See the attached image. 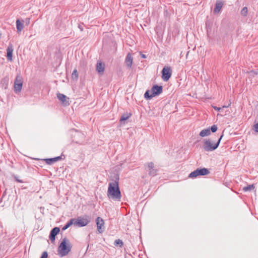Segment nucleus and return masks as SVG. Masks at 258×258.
I'll return each instance as SVG.
<instances>
[{
    "label": "nucleus",
    "instance_id": "1",
    "mask_svg": "<svg viewBox=\"0 0 258 258\" xmlns=\"http://www.w3.org/2000/svg\"><path fill=\"white\" fill-rule=\"evenodd\" d=\"M118 180V179L109 183L107 195L109 199L120 202L121 201V194L119 189Z\"/></svg>",
    "mask_w": 258,
    "mask_h": 258
},
{
    "label": "nucleus",
    "instance_id": "2",
    "mask_svg": "<svg viewBox=\"0 0 258 258\" xmlns=\"http://www.w3.org/2000/svg\"><path fill=\"white\" fill-rule=\"evenodd\" d=\"M71 248L69 240L65 237L58 247V253L61 257L65 256L71 251Z\"/></svg>",
    "mask_w": 258,
    "mask_h": 258
},
{
    "label": "nucleus",
    "instance_id": "3",
    "mask_svg": "<svg viewBox=\"0 0 258 258\" xmlns=\"http://www.w3.org/2000/svg\"><path fill=\"white\" fill-rule=\"evenodd\" d=\"M222 137L223 135L220 137L216 143L211 139H205L203 142V148L204 150L207 152H210L216 150L219 146Z\"/></svg>",
    "mask_w": 258,
    "mask_h": 258
},
{
    "label": "nucleus",
    "instance_id": "4",
    "mask_svg": "<svg viewBox=\"0 0 258 258\" xmlns=\"http://www.w3.org/2000/svg\"><path fill=\"white\" fill-rule=\"evenodd\" d=\"M163 91V87L162 86H158L157 85H154L151 90H147L145 94L144 97L147 99H151L153 97L159 95Z\"/></svg>",
    "mask_w": 258,
    "mask_h": 258
},
{
    "label": "nucleus",
    "instance_id": "5",
    "mask_svg": "<svg viewBox=\"0 0 258 258\" xmlns=\"http://www.w3.org/2000/svg\"><path fill=\"white\" fill-rule=\"evenodd\" d=\"M210 173V171L209 169L203 168H198L196 170L191 172L189 176L188 177L191 178H195L199 176H203L208 175Z\"/></svg>",
    "mask_w": 258,
    "mask_h": 258
},
{
    "label": "nucleus",
    "instance_id": "6",
    "mask_svg": "<svg viewBox=\"0 0 258 258\" xmlns=\"http://www.w3.org/2000/svg\"><path fill=\"white\" fill-rule=\"evenodd\" d=\"M23 84V79L22 77L18 75L15 78L14 85V90L16 93H19L21 91Z\"/></svg>",
    "mask_w": 258,
    "mask_h": 258
},
{
    "label": "nucleus",
    "instance_id": "7",
    "mask_svg": "<svg viewBox=\"0 0 258 258\" xmlns=\"http://www.w3.org/2000/svg\"><path fill=\"white\" fill-rule=\"evenodd\" d=\"M73 141L76 144L83 145L86 143V136L81 132L76 131L73 135Z\"/></svg>",
    "mask_w": 258,
    "mask_h": 258
},
{
    "label": "nucleus",
    "instance_id": "8",
    "mask_svg": "<svg viewBox=\"0 0 258 258\" xmlns=\"http://www.w3.org/2000/svg\"><path fill=\"white\" fill-rule=\"evenodd\" d=\"M145 169L148 172L150 176H155L157 174L158 170L156 168L154 163L152 162H150L145 164Z\"/></svg>",
    "mask_w": 258,
    "mask_h": 258
},
{
    "label": "nucleus",
    "instance_id": "9",
    "mask_svg": "<svg viewBox=\"0 0 258 258\" xmlns=\"http://www.w3.org/2000/svg\"><path fill=\"white\" fill-rule=\"evenodd\" d=\"M91 221V217L88 216H85L83 217H80L77 219H75L74 225H78L79 227H84L86 226Z\"/></svg>",
    "mask_w": 258,
    "mask_h": 258
},
{
    "label": "nucleus",
    "instance_id": "10",
    "mask_svg": "<svg viewBox=\"0 0 258 258\" xmlns=\"http://www.w3.org/2000/svg\"><path fill=\"white\" fill-rule=\"evenodd\" d=\"M162 78L163 81H167L170 78L172 75V70L170 67L165 66L162 72Z\"/></svg>",
    "mask_w": 258,
    "mask_h": 258
},
{
    "label": "nucleus",
    "instance_id": "11",
    "mask_svg": "<svg viewBox=\"0 0 258 258\" xmlns=\"http://www.w3.org/2000/svg\"><path fill=\"white\" fill-rule=\"evenodd\" d=\"M97 230L100 233H102L104 230V222L100 217H98L96 219Z\"/></svg>",
    "mask_w": 258,
    "mask_h": 258
},
{
    "label": "nucleus",
    "instance_id": "12",
    "mask_svg": "<svg viewBox=\"0 0 258 258\" xmlns=\"http://www.w3.org/2000/svg\"><path fill=\"white\" fill-rule=\"evenodd\" d=\"M57 97L63 105L66 106L70 105L69 98H68L66 95L60 93H58L57 94Z\"/></svg>",
    "mask_w": 258,
    "mask_h": 258
},
{
    "label": "nucleus",
    "instance_id": "13",
    "mask_svg": "<svg viewBox=\"0 0 258 258\" xmlns=\"http://www.w3.org/2000/svg\"><path fill=\"white\" fill-rule=\"evenodd\" d=\"M60 231V229L58 227H55L53 228L50 231L49 234V239L51 242L54 241L55 239V236Z\"/></svg>",
    "mask_w": 258,
    "mask_h": 258
},
{
    "label": "nucleus",
    "instance_id": "14",
    "mask_svg": "<svg viewBox=\"0 0 258 258\" xmlns=\"http://www.w3.org/2000/svg\"><path fill=\"white\" fill-rule=\"evenodd\" d=\"M224 3L221 0H217L215 4V7L214 9V14H218L223 6Z\"/></svg>",
    "mask_w": 258,
    "mask_h": 258
},
{
    "label": "nucleus",
    "instance_id": "15",
    "mask_svg": "<svg viewBox=\"0 0 258 258\" xmlns=\"http://www.w3.org/2000/svg\"><path fill=\"white\" fill-rule=\"evenodd\" d=\"M13 46L12 44H10L8 46L7 49V59L9 61H12L13 58Z\"/></svg>",
    "mask_w": 258,
    "mask_h": 258
},
{
    "label": "nucleus",
    "instance_id": "16",
    "mask_svg": "<svg viewBox=\"0 0 258 258\" xmlns=\"http://www.w3.org/2000/svg\"><path fill=\"white\" fill-rule=\"evenodd\" d=\"M133 61V58L132 54L130 53H128L125 59V63L127 68H131L132 67Z\"/></svg>",
    "mask_w": 258,
    "mask_h": 258
},
{
    "label": "nucleus",
    "instance_id": "17",
    "mask_svg": "<svg viewBox=\"0 0 258 258\" xmlns=\"http://www.w3.org/2000/svg\"><path fill=\"white\" fill-rule=\"evenodd\" d=\"M61 159V156H58L55 158H48L45 159L44 160L45 161L46 163L48 165H51L53 163L58 161Z\"/></svg>",
    "mask_w": 258,
    "mask_h": 258
},
{
    "label": "nucleus",
    "instance_id": "18",
    "mask_svg": "<svg viewBox=\"0 0 258 258\" xmlns=\"http://www.w3.org/2000/svg\"><path fill=\"white\" fill-rule=\"evenodd\" d=\"M105 65L101 62H97L96 64V71L98 73L102 74L104 71Z\"/></svg>",
    "mask_w": 258,
    "mask_h": 258
},
{
    "label": "nucleus",
    "instance_id": "19",
    "mask_svg": "<svg viewBox=\"0 0 258 258\" xmlns=\"http://www.w3.org/2000/svg\"><path fill=\"white\" fill-rule=\"evenodd\" d=\"M16 27L18 32L22 31L24 28V20H22V22L19 19H17L16 21Z\"/></svg>",
    "mask_w": 258,
    "mask_h": 258
},
{
    "label": "nucleus",
    "instance_id": "20",
    "mask_svg": "<svg viewBox=\"0 0 258 258\" xmlns=\"http://www.w3.org/2000/svg\"><path fill=\"white\" fill-rule=\"evenodd\" d=\"M211 134V131L210 128L204 129L200 133V136L202 137L208 136Z\"/></svg>",
    "mask_w": 258,
    "mask_h": 258
},
{
    "label": "nucleus",
    "instance_id": "21",
    "mask_svg": "<svg viewBox=\"0 0 258 258\" xmlns=\"http://www.w3.org/2000/svg\"><path fill=\"white\" fill-rule=\"evenodd\" d=\"M131 115H132V114L130 113H126L122 114V115L120 117V121L122 122L123 121H125V120L128 119L131 116Z\"/></svg>",
    "mask_w": 258,
    "mask_h": 258
},
{
    "label": "nucleus",
    "instance_id": "22",
    "mask_svg": "<svg viewBox=\"0 0 258 258\" xmlns=\"http://www.w3.org/2000/svg\"><path fill=\"white\" fill-rule=\"evenodd\" d=\"M255 188V186L254 184H250L248 185L247 186H245L243 187V190L244 191H251L253 190Z\"/></svg>",
    "mask_w": 258,
    "mask_h": 258
},
{
    "label": "nucleus",
    "instance_id": "23",
    "mask_svg": "<svg viewBox=\"0 0 258 258\" xmlns=\"http://www.w3.org/2000/svg\"><path fill=\"white\" fill-rule=\"evenodd\" d=\"M75 219H71L67 224L62 228L63 230H65L68 229L70 226H71L72 224H74Z\"/></svg>",
    "mask_w": 258,
    "mask_h": 258
},
{
    "label": "nucleus",
    "instance_id": "24",
    "mask_svg": "<svg viewBox=\"0 0 258 258\" xmlns=\"http://www.w3.org/2000/svg\"><path fill=\"white\" fill-rule=\"evenodd\" d=\"M72 78L74 80H77L78 79V73L77 70L75 69L72 74Z\"/></svg>",
    "mask_w": 258,
    "mask_h": 258
},
{
    "label": "nucleus",
    "instance_id": "25",
    "mask_svg": "<svg viewBox=\"0 0 258 258\" xmlns=\"http://www.w3.org/2000/svg\"><path fill=\"white\" fill-rule=\"evenodd\" d=\"M114 245L115 246H118L120 247H122V246L123 245V243L121 240L118 239L115 240Z\"/></svg>",
    "mask_w": 258,
    "mask_h": 258
},
{
    "label": "nucleus",
    "instance_id": "26",
    "mask_svg": "<svg viewBox=\"0 0 258 258\" xmlns=\"http://www.w3.org/2000/svg\"><path fill=\"white\" fill-rule=\"evenodd\" d=\"M247 8L246 7H243L241 11V15L243 16H246L247 15Z\"/></svg>",
    "mask_w": 258,
    "mask_h": 258
},
{
    "label": "nucleus",
    "instance_id": "27",
    "mask_svg": "<svg viewBox=\"0 0 258 258\" xmlns=\"http://www.w3.org/2000/svg\"><path fill=\"white\" fill-rule=\"evenodd\" d=\"M210 129V131L211 132H213V133H215L217 131V126L216 125H213L211 128Z\"/></svg>",
    "mask_w": 258,
    "mask_h": 258
},
{
    "label": "nucleus",
    "instance_id": "28",
    "mask_svg": "<svg viewBox=\"0 0 258 258\" xmlns=\"http://www.w3.org/2000/svg\"><path fill=\"white\" fill-rule=\"evenodd\" d=\"M256 75H257V73L254 71H250V72H249V77H254Z\"/></svg>",
    "mask_w": 258,
    "mask_h": 258
},
{
    "label": "nucleus",
    "instance_id": "29",
    "mask_svg": "<svg viewBox=\"0 0 258 258\" xmlns=\"http://www.w3.org/2000/svg\"><path fill=\"white\" fill-rule=\"evenodd\" d=\"M48 253L47 251H44L40 258H47Z\"/></svg>",
    "mask_w": 258,
    "mask_h": 258
},
{
    "label": "nucleus",
    "instance_id": "30",
    "mask_svg": "<svg viewBox=\"0 0 258 258\" xmlns=\"http://www.w3.org/2000/svg\"><path fill=\"white\" fill-rule=\"evenodd\" d=\"M14 178L16 180V181H17L18 182H20V183H23L24 182L22 180H21V179H19L18 178V177L16 176H14Z\"/></svg>",
    "mask_w": 258,
    "mask_h": 258
},
{
    "label": "nucleus",
    "instance_id": "31",
    "mask_svg": "<svg viewBox=\"0 0 258 258\" xmlns=\"http://www.w3.org/2000/svg\"><path fill=\"white\" fill-rule=\"evenodd\" d=\"M213 108H214V109L215 110H217V111H220L222 109V108H221V107H217V106H214Z\"/></svg>",
    "mask_w": 258,
    "mask_h": 258
},
{
    "label": "nucleus",
    "instance_id": "32",
    "mask_svg": "<svg viewBox=\"0 0 258 258\" xmlns=\"http://www.w3.org/2000/svg\"><path fill=\"white\" fill-rule=\"evenodd\" d=\"M254 130L255 132H258V123L254 125Z\"/></svg>",
    "mask_w": 258,
    "mask_h": 258
},
{
    "label": "nucleus",
    "instance_id": "33",
    "mask_svg": "<svg viewBox=\"0 0 258 258\" xmlns=\"http://www.w3.org/2000/svg\"><path fill=\"white\" fill-rule=\"evenodd\" d=\"M30 18H27L26 19V25H29V24H30Z\"/></svg>",
    "mask_w": 258,
    "mask_h": 258
},
{
    "label": "nucleus",
    "instance_id": "34",
    "mask_svg": "<svg viewBox=\"0 0 258 258\" xmlns=\"http://www.w3.org/2000/svg\"><path fill=\"white\" fill-rule=\"evenodd\" d=\"M230 104L231 103H229L228 104V105H227V106L226 105H223L222 108H227V107H228L230 105Z\"/></svg>",
    "mask_w": 258,
    "mask_h": 258
},
{
    "label": "nucleus",
    "instance_id": "35",
    "mask_svg": "<svg viewBox=\"0 0 258 258\" xmlns=\"http://www.w3.org/2000/svg\"><path fill=\"white\" fill-rule=\"evenodd\" d=\"M142 57L143 58H146V55H145V54H142Z\"/></svg>",
    "mask_w": 258,
    "mask_h": 258
}]
</instances>
